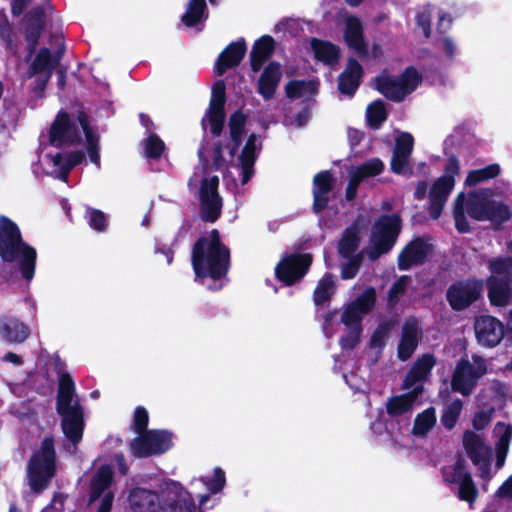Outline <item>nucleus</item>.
<instances>
[{"label": "nucleus", "instance_id": "1", "mask_svg": "<svg viewBox=\"0 0 512 512\" xmlns=\"http://www.w3.org/2000/svg\"><path fill=\"white\" fill-rule=\"evenodd\" d=\"M191 265L194 281L211 292L222 290L224 279V244L217 229L200 236L192 246Z\"/></svg>", "mask_w": 512, "mask_h": 512}, {"label": "nucleus", "instance_id": "2", "mask_svg": "<svg viewBox=\"0 0 512 512\" xmlns=\"http://www.w3.org/2000/svg\"><path fill=\"white\" fill-rule=\"evenodd\" d=\"M231 165L229 176L245 184L253 174V167L262 148L258 135L247 134V116L240 111L232 114L229 121Z\"/></svg>", "mask_w": 512, "mask_h": 512}, {"label": "nucleus", "instance_id": "3", "mask_svg": "<svg viewBox=\"0 0 512 512\" xmlns=\"http://www.w3.org/2000/svg\"><path fill=\"white\" fill-rule=\"evenodd\" d=\"M128 502L132 512H196L191 494L175 482L160 492L135 487L128 495Z\"/></svg>", "mask_w": 512, "mask_h": 512}, {"label": "nucleus", "instance_id": "4", "mask_svg": "<svg viewBox=\"0 0 512 512\" xmlns=\"http://www.w3.org/2000/svg\"><path fill=\"white\" fill-rule=\"evenodd\" d=\"M0 258L6 263L18 262L23 279L31 281L35 275L37 252L26 243L18 225L6 216H0Z\"/></svg>", "mask_w": 512, "mask_h": 512}, {"label": "nucleus", "instance_id": "5", "mask_svg": "<svg viewBox=\"0 0 512 512\" xmlns=\"http://www.w3.org/2000/svg\"><path fill=\"white\" fill-rule=\"evenodd\" d=\"M81 133L72 126L69 117L64 112H59L50 130V142L55 146L83 144L89 155L90 161L97 167L100 165V155L98 148L99 137L90 126L87 117L84 114L79 116Z\"/></svg>", "mask_w": 512, "mask_h": 512}, {"label": "nucleus", "instance_id": "6", "mask_svg": "<svg viewBox=\"0 0 512 512\" xmlns=\"http://www.w3.org/2000/svg\"><path fill=\"white\" fill-rule=\"evenodd\" d=\"M56 460L55 440L53 436H45L27 465L29 486L34 493H41L49 486L57 472Z\"/></svg>", "mask_w": 512, "mask_h": 512}, {"label": "nucleus", "instance_id": "7", "mask_svg": "<svg viewBox=\"0 0 512 512\" xmlns=\"http://www.w3.org/2000/svg\"><path fill=\"white\" fill-rule=\"evenodd\" d=\"M401 229L402 220L399 214L380 215L372 227L368 258L375 261L381 255L388 253L394 247Z\"/></svg>", "mask_w": 512, "mask_h": 512}, {"label": "nucleus", "instance_id": "8", "mask_svg": "<svg viewBox=\"0 0 512 512\" xmlns=\"http://www.w3.org/2000/svg\"><path fill=\"white\" fill-rule=\"evenodd\" d=\"M467 214L477 221H490L493 225L500 227L512 217L510 207L502 202H496L489 196L495 194H467Z\"/></svg>", "mask_w": 512, "mask_h": 512}, {"label": "nucleus", "instance_id": "9", "mask_svg": "<svg viewBox=\"0 0 512 512\" xmlns=\"http://www.w3.org/2000/svg\"><path fill=\"white\" fill-rule=\"evenodd\" d=\"M483 290V279L467 277L452 282L446 290L445 298L452 311L461 312L481 300Z\"/></svg>", "mask_w": 512, "mask_h": 512}, {"label": "nucleus", "instance_id": "10", "mask_svg": "<svg viewBox=\"0 0 512 512\" xmlns=\"http://www.w3.org/2000/svg\"><path fill=\"white\" fill-rule=\"evenodd\" d=\"M420 82L421 76L413 67L407 68L398 78L382 74L375 80L377 90L394 101L403 100Z\"/></svg>", "mask_w": 512, "mask_h": 512}, {"label": "nucleus", "instance_id": "11", "mask_svg": "<svg viewBox=\"0 0 512 512\" xmlns=\"http://www.w3.org/2000/svg\"><path fill=\"white\" fill-rule=\"evenodd\" d=\"M172 445V433L166 430H149L133 438L129 444V449L135 458L142 459L162 455Z\"/></svg>", "mask_w": 512, "mask_h": 512}, {"label": "nucleus", "instance_id": "12", "mask_svg": "<svg viewBox=\"0 0 512 512\" xmlns=\"http://www.w3.org/2000/svg\"><path fill=\"white\" fill-rule=\"evenodd\" d=\"M313 262L310 253H293L282 258L275 267V277L285 286H292L308 273Z\"/></svg>", "mask_w": 512, "mask_h": 512}, {"label": "nucleus", "instance_id": "13", "mask_svg": "<svg viewBox=\"0 0 512 512\" xmlns=\"http://www.w3.org/2000/svg\"><path fill=\"white\" fill-rule=\"evenodd\" d=\"M487 367L485 364L475 366L468 359L461 358L453 371L451 377V389L467 397L476 388L479 379L485 375Z\"/></svg>", "mask_w": 512, "mask_h": 512}, {"label": "nucleus", "instance_id": "14", "mask_svg": "<svg viewBox=\"0 0 512 512\" xmlns=\"http://www.w3.org/2000/svg\"><path fill=\"white\" fill-rule=\"evenodd\" d=\"M463 447L471 462L478 468L482 479L491 477L490 449L483 439L474 431L467 430L463 434Z\"/></svg>", "mask_w": 512, "mask_h": 512}, {"label": "nucleus", "instance_id": "15", "mask_svg": "<svg viewBox=\"0 0 512 512\" xmlns=\"http://www.w3.org/2000/svg\"><path fill=\"white\" fill-rule=\"evenodd\" d=\"M433 252V245L424 237H415L409 241L398 255L397 264L401 271L423 265Z\"/></svg>", "mask_w": 512, "mask_h": 512}, {"label": "nucleus", "instance_id": "16", "mask_svg": "<svg viewBox=\"0 0 512 512\" xmlns=\"http://www.w3.org/2000/svg\"><path fill=\"white\" fill-rule=\"evenodd\" d=\"M474 331L479 345L493 348L502 341L505 326L498 318L483 314L475 318Z\"/></svg>", "mask_w": 512, "mask_h": 512}, {"label": "nucleus", "instance_id": "17", "mask_svg": "<svg viewBox=\"0 0 512 512\" xmlns=\"http://www.w3.org/2000/svg\"><path fill=\"white\" fill-rule=\"evenodd\" d=\"M61 416V428L65 437L73 444H78L83 437L85 427L83 407L75 400L73 407L56 409Z\"/></svg>", "mask_w": 512, "mask_h": 512}, {"label": "nucleus", "instance_id": "18", "mask_svg": "<svg viewBox=\"0 0 512 512\" xmlns=\"http://www.w3.org/2000/svg\"><path fill=\"white\" fill-rule=\"evenodd\" d=\"M224 123V82L222 79L214 83L212 100L207 116L202 124L205 129L209 126L212 135L219 136Z\"/></svg>", "mask_w": 512, "mask_h": 512}, {"label": "nucleus", "instance_id": "19", "mask_svg": "<svg viewBox=\"0 0 512 512\" xmlns=\"http://www.w3.org/2000/svg\"><path fill=\"white\" fill-rule=\"evenodd\" d=\"M414 138L408 132H401L395 139V148L391 160V169L397 174L411 173L410 156L413 151Z\"/></svg>", "mask_w": 512, "mask_h": 512}, {"label": "nucleus", "instance_id": "20", "mask_svg": "<svg viewBox=\"0 0 512 512\" xmlns=\"http://www.w3.org/2000/svg\"><path fill=\"white\" fill-rule=\"evenodd\" d=\"M421 328L419 320L408 317L402 327L401 339L398 345V357L402 361L408 360L416 350L419 342Z\"/></svg>", "mask_w": 512, "mask_h": 512}, {"label": "nucleus", "instance_id": "21", "mask_svg": "<svg viewBox=\"0 0 512 512\" xmlns=\"http://www.w3.org/2000/svg\"><path fill=\"white\" fill-rule=\"evenodd\" d=\"M487 288V297L494 307H506L512 301V280L489 276L484 282Z\"/></svg>", "mask_w": 512, "mask_h": 512}, {"label": "nucleus", "instance_id": "22", "mask_svg": "<svg viewBox=\"0 0 512 512\" xmlns=\"http://www.w3.org/2000/svg\"><path fill=\"white\" fill-rule=\"evenodd\" d=\"M435 364L436 359L433 354L427 353L422 355L406 374L402 388L413 389L416 385H423V382L428 378Z\"/></svg>", "mask_w": 512, "mask_h": 512}, {"label": "nucleus", "instance_id": "23", "mask_svg": "<svg viewBox=\"0 0 512 512\" xmlns=\"http://www.w3.org/2000/svg\"><path fill=\"white\" fill-rule=\"evenodd\" d=\"M60 56L52 57L46 48L41 49L30 67L29 76H37L38 88L42 90L49 81L52 70L57 65Z\"/></svg>", "mask_w": 512, "mask_h": 512}, {"label": "nucleus", "instance_id": "24", "mask_svg": "<svg viewBox=\"0 0 512 512\" xmlns=\"http://www.w3.org/2000/svg\"><path fill=\"white\" fill-rule=\"evenodd\" d=\"M423 390V385H416L406 393L390 397L386 403L387 414L391 417H398L410 412Z\"/></svg>", "mask_w": 512, "mask_h": 512}, {"label": "nucleus", "instance_id": "25", "mask_svg": "<svg viewBox=\"0 0 512 512\" xmlns=\"http://www.w3.org/2000/svg\"><path fill=\"white\" fill-rule=\"evenodd\" d=\"M84 159L82 151H75L71 153L68 158H64L61 154L56 153L46 154L44 156V163L50 167V173L55 174L56 177L65 180L69 170L75 165L80 164Z\"/></svg>", "mask_w": 512, "mask_h": 512}, {"label": "nucleus", "instance_id": "26", "mask_svg": "<svg viewBox=\"0 0 512 512\" xmlns=\"http://www.w3.org/2000/svg\"><path fill=\"white\" fill-rule=\"evenodd\" d=\"M0 334L2 338L11 344L25 342L30 334L28 325L15 317H3L0 319Z\"/></svg>", "mask_w": 512, "mask_h": 512}, {"label": "nucleus", "instance_id": "27", "mask_svg": "<svg viewBox=\"0 0 512 512\" xmlns=\"http://www.w3.org/2000/svg\"><path fill=\"white\" fill-rule=\"evenodd\" d=\"M344 39L348 47L361 56H366L367 45L363 38L361 21L354 16H347L344 21Z\"/></svg>", "mask_w": 512, "mask_h": 512}, {"label": "nucleus", "instance_id": "28", "mask_svg": "<svg viewBox=\"0 0 512 512\" xmlns=\"http://www.w3.org/2000/svg\"><path fill=\"white\" fill-rule=\"evenodd\" d=\"M281 67L276 62L269 63L263 70L257 86V92L265 99H271L281 80Z\"/></svg>", "mask_w": 512, "mask_h": 512}, {"label": "nucleus", "instance_id": "29", "mask_svg": "<svg viewBox=\"0 0 512 512\" xmlns=\"http://www.w3.org/2000/svg\"><path fill=\"white\" fill-rule=\"evenodd\" d=\"M384 168L383 162L378 158H372L364 164L349 171V185L347 192H355L360 182L364 179L378 175Z\"/></svg>", "mask_w": 512, "mask_h": 512}, {"label": "nucleus", "instance_id": "30", "mask_svg": "<svg viewBox=\"0 0 512 512\" xmlns=\"http://www.w3.org/2000/svg\"><path fill=\"white\" fill-rule=\"evenodd\" d=\"M113 469L108 464L101 465L90 483L88 504L94 503L111 486L113 481Z\"/></svg>", "mask_w": 512, "mask_h": 512}, {"label": "nucleus", "instance_id": "31", "mask_svg": "<svg viewBox=\"0 0 512 512\" xmlns=\"http://www.w3.org/2000/svg\"><path fill=\"white\" fill-rule=\"evenodd\" d=\"M361 75L362 68L360 64L350 59L346 69L339 77L338 87L340 92L346 95H352L359 85Z\"/></svg>", "mask_w": 512, "mask_h": 512}, {"label": "nucleus", "instance_id": "32", "mask_svg": "<svg viewBox=\"0 0 512 512\" xmlns=\"http://www.w3.org/2000/svg\"><path fill=\"white\" fill-rule=\"evenodd\" d=\"M274 50V40L270 36H262L253 45L251 51V68L258 72Z\"/></svg>", "mask_w": 512, "mask_h": 512}, {"label": "nucleus", "instance_id": "33", "mask_svg": "<svg viewBox=\"0 0 512 512\" xmlns=\"http://www.w3.org/2000/svg\"><path fill=\"white\" fill-rule=\"evenodd\" d=\"M75 395V383L67 372L61 373L58 380L56 409L73 407Z\"/></svg>", "mask_w": 512, "mask_h": 512}, {"label": "nucleus", "instance_id": "34", "mask_svg": "<svg viewBox=\"0 0 512 512\" xmlns=\"http://www.w3.org/2000/svg\"><path fill=\"white\" fill-rule=\"evenodd\" d=\"M460 164L455 157L447 159L444 174L434 183L432 192H450L455 185V176L459 174Z\"/></svg>", "mask_w": 512, "mask_h": 512}, {"label": "nucleus", "instance_id": "35", "mask_svg": "<svg viewBox=\"0 0 512 512\" xmlns=\"http://www.w3.org/2000/svg\"><path fill=\"white\" fill-rule=\"evenodd\" d=\"M201 199L200 214L206 222L216 221L221 214L222 198L220 194H199Z\"/></svg>", "mask_w": 512, "mask_h": 512}, {"label": "nucleus", "instance_id": "36", "mask_svg": "<svg viewBox=\"0 0 512 512\" xmlns=\"http://www.w3.org/2000/svg\"><path fill=\"white\" fill-rule=\"evenodd\" d=\"M310 45L317 60L329 65L338 60L339 49L334 44L327 41L312 39Z\"/></svg>", "mask_w": 512, "mask_h": 512}, {"label": "nucleus", "instance_id": "37", "mask_svg": "<svg viewBox=\"0 0 512 512\" xmlns=\"http://www.w3.org/2000/svg\"><path fill=\"white\" fill-rule=\"evenodd\" d=\"M436 421V410L433 406H430L416 415L412 433L416 436H426L436 425Z\"/></svg>", "mask_w": 512, "mask_h": 512}, {"label": "nucleus", "instance_id": "38", "mask_svg": "<svg viewBox=\"0 0 512 512\" xmlns=\"http://www.w3.org/2000/svg\"><path fill=\"white\" fill-rule=\"evenodd\" d=\"M500 173L498 164H490L481 169L470 170L464 181V188H473L485 181L495 178Z\"/></svg>", "mask_w": 512, "mask_h": 512}, {"label": "nucleus", "instance_id": "39", "mask_svg": "<svg viewBox=\"0 0 512 512\" xmlns=\"http://www.w3.org/2000/svg\"><path fill=\"white\" fill-rule=\"evenodd\" d=\"M360 244L358 231L354 227L346 228L338 244V253L342 257L356 256Z\"/></svg>", "mask_w": 512, "mask_h": 512}, {"label": "nucleus", "instance_id": "40", "mask_svg": "<svg viewBox=\"0 0 512 512\" xmlns=\"http://www.w3.org/2000/svg\"><path fill=\"white\" fill-rule=\"evenodd\" d=\"M335 288V282L331 273H326L319 281L313 292V301L316 306L329 302Z\"/></svg>", "mask_w": 512, "mask_h": 512}, {"label": "nucleus", "instance_id": "41", "mask_svg": "<svg viewBox=\"0 0 512 512\" xmlns=\"http://www.w3.org/2000/svg\"><path fill=\"white\" fill-rule=\"evenodd\" d=\"M286 94L291 99H308L317 92L315 81H291L286 85Z\"/></svg>", "mask_w": 512, "mask_h": 512}, {"label": "nucleus", "instance_id": "42", "mask_svg": "<svg viewBox=\"0 0 512 512\" xmlns=\"http://www.w3.org/2000/svg\"><path fill=\"white\" fill-rule=\"evenodd\" d=\"M466 194H457L453 209V218L456 230L461 233L471 232V226L466 217Z\"/></svg>", "mask_w": 512, "mask_h": 512}, {"label": "nucleus", "instance_id": "43", "mask_svg": "<svg viewBox=\"0 0 512 512\" xmlns=\"http://www.w3.org/2000/svg\"><path fill=\"white\" fill-rule=\"evenodd\" d=\"M206 4L204 0H191L187 5L182 21L186 26L192 27L205 19Z\"/></svg>", "mask_w": 512, "mask_h": 512}, {"label": "nucleus", "instance_id": "44", "mask_svg": "<svg viewBox=\"0 0 512 512\" xmlns=\"http://www.w3.org/2000/svg\"><path fill=\"white\" fill-rule=\"evenodd\" d=\"M219 185V177L212 172H205L203 174L195 173L189 181L191 189L200 187V192H217Z\"/></svg>", "mask_w": 512, "mask_h": 512}, {"label": "nucleus", "instance_id": "45", "mask_svg": "<svg viewBox=\"0 0 512 512\" xmlns=\"http://www.w3.org/2000/svg\"><path fill=\"white\" fill-rule=\"evenodd\" d=\"M463 409V401L461 399H455L451 403H449L447 406L444 407L440 421L442 425L448 429L452 430L461 415Z\"/></svg>", "mask_w": 512, "mask_h": 512}, {"label": "nucleus", "instance_id": "46", "mask_svg": "<svg viewBox=\"0 0 512 512\" xmlns=\"http://www.w3.org/2000/svg\"><path fill=\"white\" fill-rule=\"evenodd\" d=\"M410 282L411 277L409 275H402L391 285L387 294V307L389 309L397 306L400 297L405 294Z\"/></svg>", "mask_w": 512, "mask_h": 512}, {"label": "nucleus", "instance_id": "47", "mask_svg": "<svg viewBox=\"0 0 512 512\" xmlns=\"http://www.w3.org/2000/svg\"><path fill=\"white\" fill-rule=\"evenodd\" d=\"M458 486V491L456 493L458 499L467 502L469 506L472 507V504L476 501L479 494L472 476H465V478L462 479V483Z\"/></svg>", "mask_w": 512, "mask_h": 512}, {"label": "nucleus", "instance_id": "48", "mask_svg": "<svg viewBox=\"0 0 512 512\" xmlns=\"http://www.w3.org/2000/svg\"><path fill=\"white\" fill-rule=\"evenodd\" d=\"M490 276H498L499 278H509L512 280V257H497L490 261Z\"/></svg>", "mask_w": 512, "mask_h": 512}, {"label": "nucleus", "instance_id": "49", "mask_svg": "<svg viewBox=\"0 0 512 512\" xmlns=\"http://www.w3.org/2000/svg\"><path fill=\"white\" fill-rule=\"evenodd\" d=\"M376 303V291L373 287L366 288L351 304L354 305L362 315L368 314Z\"/></svg>", "mask_w": 512, "mask_h": 512}, {"label": "nucleus", "instance_id": "50", "mask_svg": "<svg viewBox=\"0 0 512 512\" xmlns=\"http://www.w3.org/2000/svg\"><path fill=\"white\" fill-rule=\"evenodd\" d=\"M85 219L87 220L90 228L97 232H104L108 227V219L106 214L96 208L86 207Z\"/></svg>", "mask_w": 512, "mask_h": 512}, {"label": "nucleus", "instance_id": "51", "mask_svg": "<svg viewBox=\"0 0 512 512\" xmlns=\"http://www.w3.org/2000/svg\"><path fill=\"white\" fill-rule=\"evenodd\" d=\"M247 47L244 39L232 42L226 47V68L238 65L246 53Z\"/></svg>", "mask_w": 512, "mask_h": 512}, {"label": "nucleus", "instance_id": "52", "mask_svg": "<svg viewBox=\"0 0 512 512\" xmlns=\"http://www.w3.org/2000/svg\"><path fill=\"white\" fill-rule=\"evenodd\" d=\"M511 438H512V427L510 425H508L496 443L495 451H496V467L497 468H500L504 465L505 459L508 454Z\"/></svg>", "mask_w": 512, "mask_h": 512}, {"label": "nucleus", "instance_id": "53", "mask_svg": "<svg viewBox=\"0 0 512 512\" xmlns=\"http://www.w3.org/2000/svg\"><path fill=\"white\" fill-rule=\"evenodd\" d=\"M367 121L373 128H378L386 119V111L381 101H375L367 107Z\"/></svg>", "mask_w": 512, "mask_h": 512}, {"label": "nucleus", "instance_id": "54", "mask_svg": "<svg viewBox=\"0 0 512 512\" xmlns=\"http://www.w3.org/2000/svg\"><path fill=\"white\" fill-rule=\"evenodd\" d=\"M335 182H336L335 177L328 170H324V171L317 173L313 178L314 188L318 192L331 191L332 189H334Z\"/></svg>", "mask_w": 512, "mask_h": 512}, {"label": "nucleus", "instance_id": "55", "mask_svg": "<svg viewBox=\"0 0 512 512\" xmlns=\"http://www.w3.org/2000/svg\"><path fill=\"white\" fill-rule=\"evenodd\" d=\"M450 194H429L428 214L433 220H437L443 211Z\"/></svg>", "mask_w": 512, "mask_h": 512}, {"label": "nucleus", "instance_id": "56", "mask_svg": "<svg viewBox=\"0 0 512 512\" xmlns=\"http://www.w3.org/2000/svg\"><path fill=\"white\" fill-rule=\"evenodd\" d=\"M345 258L349 259V261L344 263L341 267V278L344 280L353 279L360 269L362 256L357 254L356 256Z\"/></svg>", "mask_w": 512, "mask_h": 512}, {"label": "nucleus", "instance_id": "57", "mask_svg": "<svg viewBox=\"0 0 512 512\" xmlns=\"http://www.w3.org/2000/svg\"><path fill=\"white\" fill-rule=\"evenodd\" d=\"M42 28V11L36 10L34 12V19L30 25V28L27 30V41L30 46V49H34L37 43V39L40 35V31Z\"/></svg>", "mask_w": 512, "mask_h": 512}, {"label": "nucleus", "instance_id": "58", "mask_svg": "<svg viewBox=\"0 0 512 512\" xmlns=\"http://www.w3.org/2000/svg\"><path fill=\"white\" fill-rule=\"evenodd\" d=\"M149 423V414L146 408L143 406H137L134 411L133 417V430L140 435V433H145Z\"/></svg>", "mask_w": 512, "mask_h": 512}, {"label": "nucleus", "instance_id": "59", "mask_svg": "<svg viewBox=\"0 0 512 512\" xmlns=\"http://www.w3.org/2000/svg\"><path fill=\"white\" fill-rule=\"evenodd\" d=\"M436 47L441 55L448 60H452L457 54V45L449 36L440 37L436 42Z\"/></svg>", "mask_w": 512, "mask_h": 512}, {"label": "nucleus", "instance_id": "60", "mask_svg": "<svg viewBox=\"0 0 512 512\" xmlns=\"http://www.w3.org/2000/svg\"><path fill=\"white\" fill-rule=\"evenodd\" d=\"M362 313L350 304L342 313L341 321L347 327H361Z\"/></svg>", "mask_w": 512, "mask_h": 512}, {"label": "nucleus", "instance_id": "61", "mask_svg": "<svg viewBox=\"0 0 512 512\" xmlns=\"http://www.w3.org/2000/svg\"><path fill=\"white\" fill-rule=\"evenodd\" d=\"M164 148V142L156 135L152 134L145 140V152L147 157L158 158Z\"/></svg>", "mask_w": 512, "mask_h": 512}, {"label": "nucleus", "instance_id": "62", "mask_svg": "<svg viewBox=\"0 0 512 512\" xmlns=\"http://www.w3.org/2000/svg\"><path fill=\"white\" fill-rule=\"evenodd\" d=\"M362 327H350L348 333L340 338V346L343 349H354L360 342Z\"/></svg>", "mask_w": 512, "mask_h": 512}, {"label": "nucleus", "instance_id": "63", "mask_svg": "<svg viewBox=\"0 0 512 512\" xmlns=\"http://www.w3.org/2000/svg\"><path fill=\"white\" fill-rule=\"evenodd\" d=\"M416 22L418 27L422 30L425 38H428L431 33V13L428 9H423L416 15Z\"/></svg>", "mask_w": 512, "mask_h": 512}, {"label": "nucleus", "instance_id": "64", "mask_svg": "<svg viewBox=\"0 0 512 512\" xmlns=\"http://www.w3.org/2000/svg\"><path fill=\"white\" fill-rule=\"evenodd\" d=\"M493 408L490 411H480L474 414L472 419V426L475 430L480 431L486 428L491 421V414Z\"/></svg>", "mask_w": 512, "mask_h": 512}]
</instances>
